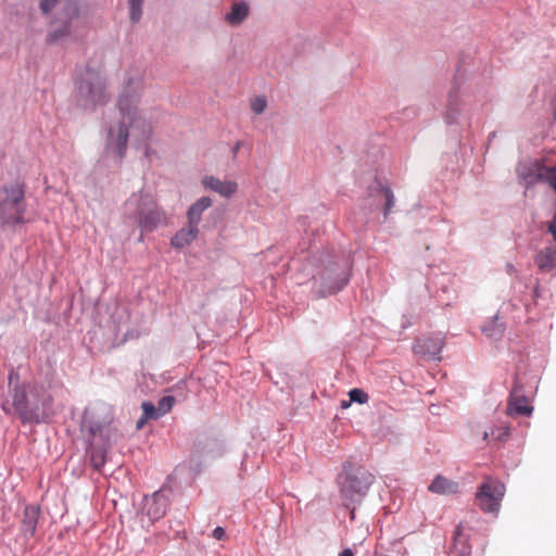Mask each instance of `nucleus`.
<instances>
[{
  "mask_svg": "<svg viewBox=\"0 0 556 556\" xmlns=\"http://www.w3.org/2000/svg\"><path fill=\"white\" fill-rule=\"evenodd\" d=\"M144 88L141 75L127 78L118 100L121 121L111 125L105 142V157L119 165L126 149L128 138L137 142H146L151 136V125L138 111L141 94Z\"/></svg>",
  "mask_w": 556,
  "mask_h": 556,
  "instance_id": "1",
  "label": "nucleus"
},
{
  "mask_svg": "<svg viewBox=\"0 0 556 556\" xmlns=\"http://www.w3.org/2000/svg\"><path fill=\"white\" fill-rule=\"evenodd\" d=\"M12 407L24 424L45 422L54 413L51 394L45 386L38 383L16 386L12 394Z\"/></svg>",
  "mask_w": 556,
  "mask_h": 556,
  "instance_id": "2",
  "label": "nucleus"
},
{
  "mask_svg": "<svg viewBox=\"0 0 556 556\" xmlns=\"http://www.w3.org/2000/svg\"><path fill=\"white\" fill-rule=\"evenodd\" d=\"M126 218L137 223L140 228L139 241L144 232H152L166 220L165 212L159 206L152 192L144 189L134 192L124 204Z\"/></svg>",
  "mask_w": 556,
  "mask_h": 556,
  "instance_id": "3",
  "label": "nucleus"
},
{
  "mask_svg": "<svg viewBox=\"0 0 556 556\" xmlns=\"http://www.w3.org/2000/svg\"><path fill=\"white\" fill-rule=\"evenodd\" d=\"M324 254L314 256L305 265L307 275L315 280L316 292L319 296L334 294L341 291L350 281L352 264L350 260L343 258L339 262H328V265L320 270L319 263H324Z\"/></svg>",
  "mask_w": 556,
  "mask_h": 556,
  "instance_id": "4",
  "label": "nucleus"
},
{
  "mask_svg": "<svg viewBox=\"0 0 556 556\" xmlns=\"http://www.w3.org/2000/svg\"><path fill=\"white\" fill-rule=\"evenodd\" d=\"M75 86L76 99L81 108L92 110L106 102L105 81L98 70L89 66L80 70L77 73Z\"/></svg>",
  "mask_w": 556,
  "mask_h": 556,
  "instance_id": "5",
  "label": "nucleus"
},
{
  "mask_svg": "<svg viewBox=\"0 0 556 556\" xmlns=\"http://www.w3.org/2000/svg\"><path fill=\"white\" fill-rule=\"evenodd\" d=\"M374 480V476L364 467L345 463L338 478L340 494L349 503H358L367 494Z\"/></svg>",
  "mask_w": 556,
  "mask_h": 556,
  "instance_id": "6",
  "label": "nucleus"
},
{
  "mask_svg": "<svg viewBox=\"0 0 556 556\" xmlns=\"http://www.w3.org/2000/svg\"><path fill=\"white\" fill-rule=\"evenodd\" d=\"M25 185L20 181L0 187V219L4 224L24 223Z\"/></svg>",
  "mask_w": 556,
  "mask_h": 556,
  "instance_id": "7",
  "label": "nucleus"
},
{
  "mask_svg": "<svg viewBox=\"0 0 556 556\" xmlns=\"http://www.w3.org/2000/svg\"><path fill=\"white\" fill-rule=\"evenodd\" d=\"M479 102L478 93L464 83L455 79L447 94L444 121L448 125L458 123L463 112L475 108Z\"/></svg>",
  "mask_w": 556,
  "mask_h": 556,
  "instance_id": "8",
  "label": "nucleus"
},
{
  "mask_svg": "<svg viewBox=\"0 0 556 556\" xmlns=\"http://www.w3.org/2000/svg\"><path fill=\"white\" fill-rule=\"evenodd\" d=\"M505 492L504 483L492 477H485L476 493L477 505L482 511L497 516Z\"/></svg>",
  "mask_w": 556,
  "mask_h": 556,
  "instance_id": "9",
  "label": "nucleus"
},
{
  "mask_svg": "<svg viewBox=\"0 0 556 556\" xmlns=\"http://www.w3.org/2000/svg\"><path fill=\"white\" fill-rule=\"evenodd\" d=\"M172 491L161 488L150 496H144L142 513L148 517L150 523L163 518L170 503Z\"/></svg>",
  "mask_w": 556,
  "mask_h": 556,
  "instance_id": "10",
  "label": "nucleus"
},
{
  "mask_svg": "<svg viewBox=\"0 0 556 556\" xmlns=\"http://www.w3.org/2000/svg\"><path fill=\"white\" fill-rule=\"evenodd\" d=\"M552 170L553 165H546L541 161L521 162L517 167L518 177L526 186H531L536 182L548 184Z\"/></svg>",
  "mask_w": 556,
  "mask_h": 556,
  "instance_id": "11",
  "label": "nucleus"
},
{
  "mask_svg": "<svg viewBox=\"0 0 556 556\" xmlns=\"http://www.w3.org/2000/svg\"><path fill=\"white\" fill-rule=\"evenodd\" d=\"M443 345V337L440 333H435L416 340L413 350L416 355L425 359L440 361Z\"/></svg>",
  "mask_w": 556,
  "mask_h": 556,
  "instance_id": "12",
  "label": "nucleus"
},
{
  "mask_svg": "<svg viewBox=\"0 0 556 556\" xmlns=\"http://www.w3.org/2000/svg\"><path fill=\"white\" fill-rule=\"evenodd\" d=\"M83 430H86L92 438V442L99 437L102 441H106L109 431V421L106 419H96L92 408H86L81 422Z\"/></svg>",
  "mask_w": 556,
  "mask_h": 556,
  "instance_id": "13",
  "label": "nucleus"
},
{
  "mask_svg": "<svg viewBox=\"0 0 556 556\" xmlns=\"http://www.w3.org/2000/svg\"><path fill=\"white\" fill-rule=\"evenodd\" d=\"M533 412V407L529 404L528 399L521 393L516 384L509 396L506 414L508 416H529Z\"/></svg>",
  "mask_w": 556,
  "mask_h": 556,
  "instance_id": "14",
  "label": "nucleus"
},
{
  "mask_svg": "<svg viewBox=\"0 0 556 556\" xmlns=\"http://www.w3.org/2000/svg\"><path fill=\"white\" fill-rule=\"evenodd\" d=\"M78 16V7L75 2H67L64 7V14L60 17L62 26L60 28L53 29L48 36V42L53 43L61 39L70 33V22Z\"/></svg>",
  "mask_w": 556,
  "mask_h": 556,
  "instance_id": "15",
  "label": "nucleus"
},
{
  "mask_svg": "<svg viewBox=\"0 0 556 556\" xmlns=\"http://www.w3.org/2000/svg\"><path fill=\"white\" fill-rule=\"evenodd\" d=\"M206 190H212L223 198L232 197L238 190V184L235 180H220L212 175H205L201 180Z\"/></svg>",
  "mask_w": 556,
  "mask_h": 556,
  "instance_id": "16",
  "label": "nucleus"
},
{
  "mask_svg": "<svg viewBox=\"0 0 556 556\" xmlns=\"http://www.w3.org/2000/svg\"><path fill=\"white\" fill-rule=\"evenodd\" d=\"M250 15V5L245 1H235L224 15V21L231 27L240 26Z\"/></svg>",
  "mask_w": 556,
  "mask_h": 556,
  "instance_id": "17",
  "label": "nucleus"
},
{
  "mask_svg": "<svg viewBox=\"0 0 556 556\" xmlns=\"http://www.w3.org/2000/svg\"><path fill=\"white\" fill-rule=\"evenodd\" d=\"M534 263L543 273L556 269V244L541 249L534 256Z\"/></svg>",
  "mask_w": 556,
  "mask_h": 556,
  "instance_id": "18",
  "label": "nucleus"
},
{
  "mask_svg": "<svg viewBox=\"0 0 556 556\" xmlns=\"http://www.w3.org/2000/svg\"><path fill=\"white\" fill-rule=\"evenodd\" d=\"M509 432V427L505 422L501 421L485 430L482 439L488 445H497L508 439Z\"/></svg>",
  "mask_w": 556,
  "mask_h": 556,
  "instance_id": "19",
  "label": "nucleus"
},
{
  "mask_svg": "<svg viewBox=\"0 0 556 556\" xmlns=\"http://www.w3.org/2000/svg\"><path fill=\"white\" fill-rule=\"evenodd\" d=\"M428 490L434 494L452 495L459 491V484L444 476L438 475L428 486Z\"/></svg>",
  "mask_w": 556,
  "mask_h": 556,
  "instance_id": "20",
  "label": "nucleus"
},
{
  "mask_svg": "<svg viewBox=\"0 0 556 556\" xmlns=\"http://www.w3.org/2000/svg\"><path fill=\"white\" fill-rule=\"evenodd\" d=\"M199 233V226L189 224L187 227L179 229L172 238V245L176 249H181L189 245Z\"/></svg>",
  "mask_w": 556,
  "mask_h": 556,
  "instance_id": "21",
  "label": "nucleus"
},
{
  "mask_svg": "<svg viewBox=\"0 0 556 556\" xmlns=\"http://www.w3.org/2000/svg\"><path fill=\"white\" fill-rule=\"evenodd\" d=\"M40 515V509L37 506L28 505L24 509V517L22 520V532L25 536H34L37 529V523Z\"/></svg>",
  "mask_w": 556,
  "mask_h": 556,
  "instance_id": "22",
  "label": "nucleus"
},
{
  "mask_svg": "<svg viewBox=\"0 0 556 556\" xmlns=\"http://www.w3.org/2000/svg\"><path fill=\"white\" fill-rule=\"evenodd\" d=\"M212 205V200L208 197H202L197 200L188 210L187 217L189 224L199 226L202 213Z\"/></svg>",
  "mask_w": 556,
  "mask_h": 556,
  "instance_id": "23",
  "label": "nucleus"
},
{
  "mask_svg": "<svg viewBox=\"0 0 556 556\" xmlns=\"http://www.w3.org/2000/svg\"><path fill=\"white\" fill-rule=\"evenodd\" d=\"M481 331L486 337L498 340L503 337L505 331V324L500 321L498 316L495 315L491 319H489L484 325L481 327Z\"/></svg>",
  "mask_w": 556,
  "mask_h": 556,
  "instance_id": "24",
  "label": "nucleus"
},
{
  "mask_svg": "<svg viewBox=\"0 0 556 556\" xmlns=\"http://www.w3.org/2000/svg\"><path fill=\"white\" fill-rule=\"evenodd\" d=\"M374 192L377 195L384 198L386 203H384L383 214H384V216H388L395 203V199H394V194H393L392 190L388 186L377 182L376 187L374 188Z\"/></svg>",
  "mask_w": 556,
  "mask_h": 556,
  "instance_id": "25",
  "label": "nucleus"
},
{
  "mask_svg": "<svg viewBox=\"0 0 556 556\" xmlns=\"http://www.w3.org/2000/svg\"><path fill=\"white\" fill-rule=\"evenodd\" d=\"M105 442L106 441H103V445H100V446L92 445V447L90 450V462H91L92 467L97 471L101 470V468L104 466L105 460H106V448L104 446ZM91 444H94V442H91Z\"/></svg>",
  "mask_w": 556,
  "mask_h": 556,
  "instance_id": "26",
  "label": "nucleus"
},
{
  "mask_svg": "<svg viewBox=\"0 0 556 556\" xmlns=\"http://www.w3.org/2000/svg\"><path fill=\"white\" fill-rule=\"evenodd\" d=\"M144 0H128L129 18L131 23L136 24L142 17V4Z\"/></svg>",
  "mask_w": 556,
  "mask_h": 556,
  "instance_id": "27",
  "label": "nucleus"
},
{
  "mask_svg": "<svg viewBox=\"0 0 556 556\" xmlns=\"http://www.w3.org/2000/svg\"><path fill=\"white\" fill-rule=\"evenodd\" d=\"M268 106L265 96H256L250 100V109L255 115L263 114Z\"/></svg>",
  "mask_w": 556,
  "mask_h": 556,
  "instance_id": "28",
  "label": "nucleus"
},
{
  "mask_svg": "<svg viewBox=\"0 0 556 556\" xmlns=\"http://www.w3.org/2000/svg\"><path fill=\"white\" fill-rule=\"evenodd\" d=\"M143 419H157L161 417L157 406L151 402H143L142 405Z\"/></svg>",
  "mask_w": 556,
  "mask_h": 556,
  "instance_id": "29",
  "label": "nucleus"
},
{
  "mask_svg": "<svg viewBox=\"0 0 556 556\" xmlns=\"http://www.w3.org/2000/svg\"><path fill=\"white\" fill-rule=\"evenodd\" d=\"M174 403H175L174 396H172V395L163 396L157 403V409L160 412V415L163 416V415L167 414L172 409Z\"/></svg>",
  "mask_w": 556,
  "mask_h": 556,
  "instance_id": "30",
  "label": "nucleus"
},
{
  "mask_svg": "<svg viewBox=\"0 0 556 556\" xmlns=\"http://www.w3.org/2000/svg\"><path fill=\"white\" fill-rule=\"evenodd\" d=\"M349 395H350V400L351 402H355V403H358V404H364L368 401V394L363 391L362 389H352L350 392H349Z\"/></svg>",
  "mask_w": 556,
  "mask_h": 556,
  "instance_id": "31",
  "label": "nucleus"
},
{
  "mask_svg": "<svg viewBox=\"0 0 556 556\" xmlns=\"http://www.w3.org/2000/svg\"><path fill=\"white\" fill-rule=\"evenodd\" d=\"M59 0H41L40 9L45 14H48L56 4Z\"/></svg>",
  "mask_w": 556,
  "mask_h": 556,
  "instance_id": "32",
  "label": "nucleus"
},
{
  "mask_svg": "<svg viewBox=\"0 0 556 556\" xmlns=\"http://www.w3.org/2000/svg\"><path fill=\"white\" fill-rule=\"evenodd\" d=\"M212 535L216 540H223L225 538V535H226V531H225V529L223 527H216L213 530Z\"/></svg>",
  "mask_w": 556,
  "mask_h": 556,
  "instance_id": "33",
  "label": "nucleus"
},
{
  "mask_svg": "<svg viewBox=\"0 0 556 556\" xmlns=\"http://www.w3.org/2000/svg\"><path fill=\"white\" fill-rule=\"evenodd\" d=\"M548 232L553 236L554 240H556V211L553 219L548 224Z\"/></svg>",
  "mask_w": 556,
  "mask_h": 556,
  "instance_id": "34",
  "label": "nucleus"
},
{
  "mask_svg": "<svg viewBox=\"0 0 556 556\" xmlns=\"http://www.w3.org/2000/svg\"><path fill=\"white\" fill-rule=\"evenodd\" d=\"M548 185L556 192V166L555 165H553V170L549 174Z\"/></svg>",
  "mask_w": 556,
  "mask_h": 556,
  "instance_id": "35",
  "label": "nucleus"
},
{
  "mask_svg": "<svg viewBox=\"0 0 556 556\" xmlns=\"http://www.w3.org/2000/svg\"><path fill=\"white\" fill-rule=\"evenodd\" d=\"M18 374L15 370H11L9 374V384L12 386L14 382H17Z\"/></svg>",
  "mask_w": 556,
  "mask_h": 556,
  "instance_id": "36",
  "label": "nucleus"
},
{
  "mask_svg": "<svg viewBox=\"0 0 556 556\" xmlns=\"http://www.w3.org/2000/svg\"><path fill=\"white\" fill-rule=\"evenodd\" d=\"M505 268H506V273H507L508 275H514V274H516V273H517V269H516L515 265H514V264H511V263H507V264H506V266H505Z\"/></svg>",
  "mask_w": 556,
  "mask_h": 556,
  "instance_id": "37",
  "label": "nucleus"
},
{
  "mask_svg": "<svg viewBox=\"0 0 556 556\" xmlns=\"http://www.w3.org/2000/svg\"><path fill=\"white\" fill-rule=\"evenodd\" d=\"M241 146H242V141H237V142H236L235 147L232 148V154H233V156H236V155H237V153H238V151L240 150Z\"/></svg>",
  "mask_w": 556,
  "mask_h": 556,
  "instance_id": "38",
  "label": "nucleus"
},
{
  "mask_svg": "<svg viewBox=\"0 0 556 556\" xmlns=\"http://www.w3.org/2000/svg\"><path fill=\"white\" fill-rule=\"evenodd\" d=\"M338 556H354V553L351 548H345Z\"/></svg>",
  "mask_w": 556,
  "mask_h": 556,
  "instance_id": "39",
  "label": "nucleus"
},
{
  "mask_svg": "<svg viewBox=\"0 0 556 556\" xmlns=\"http://www.w3.org/2000/svg\"><path fill=\"white\" fill-rule=\"evenodd\" d=\"M540 295V286L539 282H536L534 290H533V298L536 299Z\"/></svg>",
  "mask_w": 556,
  "mask_h": 556,
  "instance_id": "40",
  "label": "nucleus"
},
{
  "mask_svg": "<svg viewBox=\"0 0 556 556\" xmlns=\"http://www.w3.org/2000/svg\"><path fill=\"white\" fill-rule=\"evenodd\" d=\"M148 419H143V415L138 419L137 421V428L140 429L143 427L144 422L147 421Z\"/></svg>",
  "mask_w": 556,
  "mask_h": 556,
  "instance_id": "41",
  "label": "nucleus"
},
{
  "mask_svg": "<svg viewBox=\"0 0 556 556\" xmlns=\"http://www.w3.org/2000/svg\"><path fill=\"white\" fill-rule=\"evenodd\" d=\"M552 106H553L554 119L556 121V96L554 97V99L552 101Z\"/></svg>",
  "mask_w": 556,
  "mask_h": 556,
  "instance_id": "42",
  "label": "nucleus"
},
{
  "mask_svg": "<svg viewBox=\"0 0 556 556\" xmlns=\"http://www.w3.org/2000/svg\"><path fill=\"white\" fill-rule=\"evenodd\" d=\"M495 137H496V132H495V131L490 132V134H489V136H488V141H489V143H490V142L495 138Z\"/></svg>",
  "mask_w": 556,
  "mask_h": 556,
  "instance_id": "43",
  "label": "nucleus"
},
{
  "mask_svg": "<svg viewBox=\"0 0 556 556\" xmlns=\"http://www.w3.org/2000/svg\"><path fill=\"white\" fill-rule=\"evenodd\" d=\"M2 409H3L7 414H10V413H11V409L8 407L7 403H3V404H2Z\"/></svg>",
  "mask_w": 556,
  "mask_h": 556,
  "instance_id": "44",
  "label": "nucleus"
},
{
  "mask_svg": "<svg viewBox=\"0 0 556 556\" xmlns=\"http://www.w3.org/2000/svg\"><path fill=\"white\" fill-rule=\"evenodd\" d=\"M355 517V513H354V508L351 510V518L354 519Z\"/></svg>",
  "mask_w": 556,
  "mask_h": 556,
  "instance_id": "45",
  "label": "nucleus"
},
{
  "mask_svg": "<svg viewBox=\"0 0 556 556\" xmlns=\"http://www.w3.org/2000/svg\"><path fill=\"white\" fill-rule=\"evenodd\" d=\"M459 531H460V526L457 527L456 533H459Z\"/></svg>",
  "mask_w": 556,
  "mask_h": 556,
  "instance_id": "46",
  "label": "nucleus"
},
{
  "mask_svg": "<svg viewBox=\"0 0 556 556\" xmlns=\"http://www.w3.org/2000/svg\"><path fill=\"white\" fill-rule=\"evenodd\" d=\"M554 165L556 166V163Z\"/></svg>",
  "mask_w": 556,
  "mask_h": 556,
  "instance_id": "47",
  "label": "nucleus"
}]
</instances>
